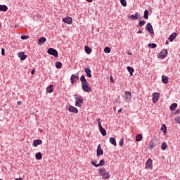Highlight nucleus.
Instances as JSON below:
<instances>
[{"label": "nucleus", "mask_w": 180, "mask_h": 180, "mask_svg": "<svg viewBox=\"0 0 180 180\" xmlns=\"http://www.w3.org/2000/svg\"><path fill=\"white\" fill-rule=\"evenodd\" d=\"M139 25L140 27H143V26H144L146 25V21H144V20L140 21Z\"/></svg>", "instance_id": "e433bc0d"}, {"label": "nucleus", "mask_w": 180, "mask_h": 180, "mask_svg": "<svg viewBox=\"0 0 180 180\" xmlns=\"http://www.w3.org/2000/svg\"><path fill=\"white\" fill-rule=\"evenodd\" d=\"M56 67L60 69L61 68V67H63V63H61V62H56Z\"/></svg>", "instance_id": "f704fd0d"}, {"label": "nucleus", "mask_w": 180, "mask_h": 180, "mask_svg": "<svg viewBox=\"0 0 180 180\" xmlns=\"http://www.w3.org/2000/svg\"><path fill=\"white\" fill-rule=\"evenodd\" d=\"M180 113V110H176V112H175V115H178Z\"/></svg>", "instance_id": "de8ad7c7"}, {"label": "nucleus", "mask_w": 180, "mask_h": 180, "mask_svg": "<svg viewBox=\"0 0 180 180\" xmlns=\"http://www.w3.org/2000/svg\"><path fill=\"white\" fill-rule=\"evenodd\" d=\"M141 33H143V31H141V30H139V31H138V34H141Z\"/></svg>", "instance_id": "3c124183"}, {"label": "nucleus", "mask_w": 180, "mask_h": 180, "mask_svg": "<svg viewBox=\"0 0 180 180\" xmlns=\"http://www.w3.org/2000/svg\"><path fill=\"white\" fill-rule=\"evenodd\" d=\"M104 164H105V160H101L100 161L99 164H97V165H96V168H98V167H102Z\"/></svg>", "instance_id": "7c9ffc66"}, {"label": "nucleus", "mask_w": 180, "mask_h": 180, "mask_svg": "<svg viewBox=\"0 0 180 180\" xmlns=\"http://www.w3.org/2000/svg\"><path fill=\"white\" fill-rule=\"evenodd\" d=\"M18 57L20 58L21 61H24V60H26L27 58V56L25 55L24 52H20L18 53Z\"/></svg>", "instance_id": "2eb2a0df"}, {"label": "nucleus", "mask_w": 180, "mask_h": 180, "mask_svg": "<svg viewBox=\"0 0 180 180\" xmlns=\"http://www.w3.org/2000/svg\"><path fill=\"white\" fill-rule=\"evenodd\" d=\"M63 22L67 23L68 25H71L72 24V18L70 17L63 18Z\"/></svg>", "instance_id": "ddd939ff"}, {"label": "nucleus", "mask_w": 180, "mask_h": 180, "mask_svg": "<svg viewBox=\"0 0 180 180\" xmlns=\"http://www.w3.org/2000/svg\"><path fill=\"white\" fill-rule=\"evenodd\" d=\"M101 155H103V150H102L101 145H98L97 147V157H101Z\"/></svg>", "instance_id": "f8f14e48"}, {"label": "nucleus", "mask_w": 180, "mask_h": 180, "mask_svg": "<svg viewBox=\"0 0 180 180\" xmlns=\"http://www.w3.org/2000/svg\"><path fill=\"white\" fill-rule=\"evenodd\" d=\"M121 112H122V108H120V110H117L118 113H121Z\"/></svg>", "instance_id": "603ef678"}, {"label": "nucleus", "mask_w": 180, "mask_h": 180, "mask_svg": "<svg viewBox=\"0 0 180 180\" xmlns=\"http://www.w3.org/2000/svg\"><path fill=\"white\" fill-rule=\"evenodd\" d=\"M174 121L176 123L180 124V116L174 117Z\"/></svg>", "instance_id": "58836bf2"}, {"label": "nucleus", "mask_w": 180, "mask_h": 180, "mask_svg": "<svg viewBox=\"0 0 180 180\" xmlns=\"http://www.w3.org/2000/svg\"><path fill=\"white\" fill-rule=\"evenodd\" d=\"M156 146H157V144H155V143H154L153 141H150L149 143L148 148L150 150H153V148H154V147H155Z\"/></svg>", "instance_id": "393cba45"}, {"label": "nucleus", "mask_w": 180, "mask_h": 180, "mask_svg": "<svg viewBox=\"0 0 180 180\" xmlns=\"http://www.w3.org/2000/svg\"><path fill=\"white\" fill-rule=\"evenodd\" d=\"M125 99L128 102H130L131 101V93L130 91H125Z\"/></svg>", "instance_id": "9d476101"}, {"label": "nucleus", "mask_w": 180, "mask_h": 180, "mask_svg": "<svg viewBox=\"0 0 180 180\" xmlns=\"http://www.w3.org/2000/svg\"><path fill=\"white\" fill-rule=\"evenodd\" d=\"M36 159L37 160H41L43 158V156L41 155V153H38L35 155Z\"/></svg>", "instance_id": "c756f323"}, {"label": "nucleus", "mask_w": 180, "mask_h": 180, "mask_svg": "<svg viewBox=\"0 0 180 180\" xmlns=\"http://www.w3.org/2000/svg\"><path fill=\"white\" fill-rule=\"evenodd\" d=\"M119 146H120V147L123 146V139H121L119 142Z\"/></svg>", "instance_id": "79ce46f5"}, {"label": "nucleus", "mask_w": 180, "mask_h": 180, "mask_svg": "<svg viewBox=\"0 0 180 180\" xmlns=\"http://www.w3.org/2000/svg\"><path fill=\"white\" fill-rule=\"evenodd\" d=\"M87 2H92V0H86Z\"/></svg>", "instance_id": "864d4df0"}, {"label": "nucleus", "mask_w": 180, "mask_h": 180, "mask_svg": "<svg viewBox=\"0 0 180 180\" xmlns=\"http://www.w3.org/2000/svg\"><path fill=\"white\" fill-rule=\"evenodd\" d=\"M145 168H146V169H153V160H151V159L149 158V159L146 161Z\"/></svg>", "instance_id": "423d86ee"}, {"label": "nucleus", "mask_w": 180, "mask_h": 180, "mask_svg": "<svg viewBox=\"0 0 180 180\" xmlns=\"http://www.w3.org/2000/svg\"><path fill=\"white\" fill-rule=\"evenodd\" d=\"M80 81L82 82V88L84 92H92V88L89 86V83L86 81L85 76L82 75L80 77Z\"/></svg>", "instance_id": "f257e3e1"}, {"label": "nucleus", "mask_w": 180, "mask_h": 180, "mask_svg": "<svg viewBox=\"0 0 180 180\" xmlns=\"http://www.w3.org/2000/svg\"><path fill=\"white\" fill-rule=\"evenodd\" d=\"M91 164H92V165H94L96 167V165H98V164H96V162H95V161H91Z\"/></svg>", "instance_id": "37998d69"}, {"label": "nucleus", "mask_w": 180, "mask_h": 180, "mask_svg": "<svg viewBox=\"0 0 180 180\" xmlns=\"http://www.w3.org/2000/svg\"><path fill=\"white\" fill-rule=\"evenodd\" d=\"M96 121L98 122V125L99 130H100V129H102V128H103V127H102V124L101 123V119L98 118V119L96 120Z\"/></svg>", "instance_id": "c9c22d12"}, {"label": "nucleus", "mask_w": 180, "mask_h": 180, "mask_svg": "<svg viewBox=\"0 0 180 180\" xmlns=\"http://www.w3.org/2000/svg\"><path fill=\"white\" fill-rule=\"evenodd\" d=\"M87 77H89V78H91L92 77V74H91V69L89 68H86L84 70Z\"/></svg>", "instance_id": "412c9836"}, {"label": "nucleus", "mask_w": 180, "mask_h": 180, "mask_svg": "<svg viewBox=\"0 0 180 180\" xmlns=\"http://www.w3.org/2000/svg\"><path fill=\"white\" fill-rule=\"evenodd\" d=\"M104 52H105V53H110V48H109V47H105V48L104 49Z\"/></svg>", "instance_id": "a19ab883"}, {"label": "nucleus", "mask_w": 180, "mask_h": 180, "mask_svg": "<svg viewBox=\"0 0 180 180\" xmlns=\"http://www.w3.org/2000/svg\"><path fill=\"white\" fill-rule=\"evenodd\" d=\"M146 30L150 33V34H154V30L153 29V25L151 23H148L146 27Z\"/></svg>", "instance_id": "6e6552de"}, {"label": "nucleus", "mask_w": 180, "mask_h": 180, "mask_svg": "<svg viewBox=\"0 0 180 180\" xmlns=\"http://www.w3.org/2000/svg\"><path fill=\"white\" fill-rule=\"evenodd\" d=\"M98 174L103 177V179H109L110 178L109 172H106V169L105 168H100L98 169Z\"/></svg>", "instance_id": "f03ea898"}, {"label": "nucleus", "mask_w": 180, "mask_h": 180, "mask_svg": "<svg viewBox=\"0 0 180 180\" xmlns=\"http://www.w3.org/2000/svg\"><path fill=\"white\" fill-rule=\"evenodd\" d=\"M84 50L87 54H91V53H92V49H91L88 46H84Z\"/></svg>", "instance_id": "b1692460"}, {"label": "nucleus", "mask_w": 180, "mask_h": 180, "mask_svg": "<svg viewBox=\"0 0 180 180\" xmlns=\"http://www.w3.org/2000/svg\"><path fill=\"white\" fill-rule=\"evenodd\" d=\"M0 180H2V179H0Z\"/></svg>", "instance_id": "5fc2aeb1"}, {"label": "nucleus", "mask_w": 180, "mask_h": 180, "mask_svg": "<svg viewBox=\"0 0 180 180\" xmlns=\"http://www.w3.org/2000/svg\"><path fill=\"white\" fill-rule=\"evenodd\" d=\"M144 18L145 19H148V11L145 10L144 11Z\"/></svg>", "instance_id": "ea45409f"}, {"label": "nucleus", "mask_w": 180, "mask_h": 180, "mask_svg": "<svg viewBox=\"0 0 180 180\" xmlns=\"http://www.w3.org/2000/svg\"><path fill=\"white\" fill-rule=\"evenodd\" d=\"M127 68L129 72L130 73V75H133V72H134V69L130 66H128Z\"/></svg>", "instance_id": "cd10ccee"}, {"label": "nucleus", "mask_w": 180, "mask_h": 180, "mask_svg": "<svg viewBox=\"0 0 180 180\" xmlns=\"http://www.w3.org/2000/svg\"><path fill=\"white\" fill-rule=\"evenodd\" d=\"M21 39H22V40H26V39H27V37L22 35V36H21Z\"/></svg>", "instance_id": "c03bdc74"}, {"label": "nucleus", "mask_w": 180, "mask_h": 180, "mask_svg": "<svg viewBox=\"0 0 180 180\" xmlns=\"http://www.w3.org/2000/svg\"><path fill=\"white\" fill-rule=\"evenodd\" d=\"M8 11V6L5 5H0V11L6 12Z\"/></svg>", "instance_id": "4be33fe9"}, {"label": "nucleus", "mask_w": 180, "mask_h": 180, "mask_svg": "<svg viewBox=\"0 0 180 180\" xmlns=\"http://www.w3.org/2000/svg\"><path fill=\"white\" fill-rule=\"evenodd\" d=\"M53 84H51L50 86H49L46 88V92H49V94H51V92H53L54 91V89H53Z\"/></svg>", "instance_id": "5701e85b"}, {"label": "nucleus", "mask_w": 180, "mask_h": 180, "mask_svg": "<svg viewBox=\"0 0 180 180\" xmlns=\"http://www.w3.org/2000/svg\"><path fill=\"white\" fill-rule=\"evenodd\" d=\"M1 55L5 56V49H1Z\"/></svg>", "instance_id": "a18cd8bd"}, {"label": "nucleus", "mask_w": 180, "mask_h": 180, "mask_svg": "<svg viewBox=\"0 0 180 180\" xmlns=\"http://www.w3.org/2000/svg\"><path fill=\"white\" fill-rule=\"evenodd\" d=\"M148 47H150V49H155L157 45L155 44H148Z\"/></svg>", "instance_id": "4c0bfd02"}, {"label": "nucleus", "mask_w": 180, "mask_h": 180, "mask_svg": "<svg viewBox=\"0 0 180 180\" xmlns=\"http://www.w3.org/2000/svg\"><path fill=\"white\" fill-rule=\"evenodd\" d=\"M68 111L70 112V113H78V109L72 105L69 106Z\"/></svg>", "instance_id": "9b49d317"}, {"label": "nucleus", "mask_w": 180, "mask_h": 180, "mask_svg": "<svg viewBox=\"0 0 180 180\" xmlns=\"http://www.w3.org/2000/svg\"><path fill=\"white\" fill-rule=\"evenodd\" d=\"M168 80H169L168 77L165 75L162 76V82H163V84H168L169 82Z\"/></svg>", "instance_id": "aec40b11"}, {"label": "nucleus", "mask_w": 180, "mask_h": 180, "mask_svg": "<svg viewBox=\"0 0 180 180\" xmlns=\"http://www.w3.org/2000/svg\"><path fill=\"white\" fill-rule=\"evenodd\" d=\"M36 72V70L33 69L31 72V74L33 75Z\"/></svg>", "instance_id": "09e8293b"}, {"label": "nucleus", "mask_w": 180, "mask_h": 180, "mask_svg": "<svg viewBox=\"0 0 180 180\" xmlns=\"http://www.w3.org/2000/svg\"><path fill=\"white\" fill-rule=\"evenodd\" d=\"M47 41V39H46V37H42L38 39V44L39 46H41V44H43V43H46Z\"/></svg>", "instance_id": "dca6fc26"}, {"label": "nucleus", "mask_w": 180, "mask_h": 180, "mask_svg": "<svg viewBox=\"0 0 180 180\" xmlns=\"http://www.w3.org/2000/svg\"><path fill=\"white\" fill-rule=\"evenodd\" d=\"M110 81L111 82H115V79H113V77H112V76H110Z\"/></svg>", "instance_id": "49530a36"}, {"label": "nucleus", "mask_w": 180, "mask_h": 180, "mask_svg": "<svg viewBox=\"0 0 180 180\" xmlns=\"http://www.w3.org/2000/svg\"><path fill=\"white\" fill-rule=\"evenodd\" d=\"M110 143L112 144V146H117L116 139L113 137L110 138Z\"/></svg>", "instance_id": "a878e982"}, {"label": "nucleus", "mask_w": 180, "mask_h": 180, "mask_svg": "<svg viewBox=\"0 0 180 180\" xmlns=\"http://www.w3.org/2000/svg\"><path fill=\"white\" fill-rule=\"evenodd\" d=\"M17 105H22V101H18V102H17Z\"/></svg>", "instance_id": "8fccbe9b"}, {"label": "nucleus", "mask_w": 180, "mask_h": 180, "mask_svg": "<svg viewBox=\"0 0 180 180\" xmlns=\"http://www.w3.org/2000/svg\"><path fill=\"white\" fill-rule=\"evenodd\" d=\"M141 140H143V135H141V134H138V135L136 136V141H141Z\"/></svg>", "instance_id": "c85d7f7f"}, {"label": "nucleus", "mask_w": 180, "mask_h": 180, "mask_svg": "<svg viewBox=\"0 0 180 180\" xmlns=\"http://www.w3.org/2000/svg\"><path fill=\"white\" fill-rule=\"evenodd\" d=\"M158 99H160V93H154L153 94V103H157Z\"/></svg>", "instance_id": "1a4fd4ad"}, {"label": "nucleus", "mask_w": 180, "mask_h": 180, "mask_svg": "<svg viewBox=\"0 0 180 180\" xmlns=\"http://www.w3.org/2000/svg\"><path fill=\"white\" fill-rule=\"evenodd\" d=\"M167 148H168V146L167 145V143H162V146H161L162 150H165V149Z\"/></svg>", "instance_id": "72a5a7b5"}, {"label": "nucleus", "mask_w": 180, "mask_h": 180, "mask_svg": "<svg viewBox=\"0 0 180 180\" xmlns=\"http://www.w3.org/2000/svg\"><path fill=\"white\" fill-rule=\"evenodd\" d=\"M43 141L40 139H36L33 141V146L35 147H37V146H40V144H42Z\"/></svg>", "instance_id": "f3484780"}, {"label": "nucleus", "mask_w": 180, "mask_h": 180, "mask_svg": "<svg viewBox=\"0 0 180 180\" xmlns=\"http://www.w3.org/2000/svg\"><path fill=\"white\" fill-rule=\"evenodd\" d=\"M100 133H101L102 136H106V130L103 128L100 129Z\"/></svg>", "instance_id": "2f4dec72"}, {"label": "nucleus", "mask_w": 180, "mask_h": 180, "mask_svg": "<svg viewBox=\"0 0 180 180\" xmlns=\"http://www.w3.org/2000/svg\"><path fill=\"white\" fill-rule=\"evenodd\" d=\"M128 18L132 20H137L138 19H140V13H136L135 14L129 15Z\"/></svg>", "instance_id": "0eeeda50"}, {"label": "nucleus", "mask_w": 180, "mask_h": 180, "mask_svg": "<svg viewBox=\"0 0 180 180\" xmlns=\"http://www.w3.org/2000/svg\"><path fill=\"white\" fill-rule=\"evenodd\" d=\"M176 108H178V104L176 103H174L170 105L169 109L172 112H174V110H175Z\"/></svg>", "instance_id": "6ab92c4d"}, {"label": "nucleus", "mask_w": 180, "mask_h": 180, "mask_svg": "<svg viewBox=\"0 0 180 180\" xmlns=\"http://www.w3.org/2000/svg\"><path fill=\"white\" fill-rule=\"evenodd\" d=\"M176 38V33L173 32L169 37V41H174L175 39Z\"/></svg>", "instance_id": "a211bd4d"}, {"label": "nucleus", "mask_w": 180, "mask_h": 180, "mask_svg": "<svg viewBox=\"0 0 180 180\" xmlns=\"http://www.w3.org/2000/svg\"><path fill=\"white\" fill-rule=\"evenodd\" d=\"M75 106L77 108H81L82 106V103H84V98H82V96L75 94Z\"/></svg>", "instance_id": "7ed1b4c3"}, {"label": "nucleus", "mask_w": 180, "mask_h": 180, "mask_svg": "<svg viewBox=\"0 0 180 180\" xmlns=\"http://www.w3.org/2000/svg\"><path fill=\"white\" fill-rule=\"evenodd\" d=\"M160 130H162V131L165 134V133H167V125L162 124Z\"/></svg>", "instance_id": "bb28decb"}, {"label": "nucleus", "mask_w": 180, "mask_h": 180, "mask_svg": "<svg viewBox=\"0 0 180 180\" xmlns=\"http://www.w3.org/2000/svg\"><path fill=\"white\" fill-rule=\"evenodd\" d=\"M168 56V51L167 49H162V51L158 53V58H165Z\"/></svg>", "instance_id": "20e7f679"}, {"label": "nucleus", "mask_w": 180, "mask_h": 180, "mask_svg": "<svg viewBox=\"0 0 180 180\" xmlns=\"http://www.w3.org/2000/svg\"><path fill=\"white\" fill-rule=\"evenodd\" d=\"M120 4L124 7L127 6V2L126 1V0H120Z\"/></svg>", "instance_id": "473e14b6"}, {"label": "nucleus", "mask_w": 180, "mask_h": 180, "mask_svg": "<svg viewBox=\"0 0 180 180\" xmlns=\"http://www.w3.org/2000/svg\"><path fill=\"white\" fill-rule=\"evenodd\" d=\"M79 77L77 75H71V77H70V79H71V84H75V82H77Z\"/></svg>", "instance_id": "4468645a"}, {"label": "nucleus", "mask_w": 180, "mask_h": 180, "mask_svg": "<svg viewBox=\"0 0 180 180\" xmlns=\"http://www.w3.org/2000/svg\"><path fill=\"white\" fill-rule=\"evenodd\" d=\"M48 54H50L51 56H53V57H58V52L57 50L50 48L47 51Z\"/></svg>", "instance_id": "39448f33"}]
</instances>
